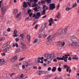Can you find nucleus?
Segmentation results:
<instances>
[{
    "instance_id": "obj_1",
    "label": "nucleus",
    "mask_w": 79,
    "mask_h": 79,
    "mask_svg": "<svg viewBox=\"0 0 79 79\" xmlns=\"http://www.w3.org/2000/svg\"><path fill=\"white\" fill-rule=\"evenodd\" d=\"M7 10H8V8L6 6L1 7V15L2 17H3V16L5 15Z\"/></svg>"
},
{
    "instance_id": "obj_2",
    "label": "nucleus",
    "mask_w": 79,
    "mask_h": 79,
    "mask_svg": "<svg viewBox=\"0 0 79 79\" xmlns=\"http://www.w3.org/2000/svg\"><path fill=\"white\" fill-rule=\"evenodd\" d=\"M67 56L68 55H65V57L64 56H62V58H60L58 57L56 58V59L57 60H64L65 62H67V61H68L67 59L68 58V57Z\"/></svg>"
},
{
    "instance_id": "obj_3",
    "label": "nucleus",
    "mask_w": 79,
    "mask_h": 79,
    "mask_svg": "<svg viewBox=\"0 0 79 79\" xmlns=\"http://www.w3.org/2000/svg\"><path fill=\"white\" fill-rule=\"evenodd\" d=\"M18 10L16 9H15L14 10V15L15 16L16 18H18L20 15H21V13H19L18 14Z\"/></svg>"
},
{
    "instance_id": "obj_4",
    "label": "nucleus",
    "mask_w": 79,
    "mask_h": 79,
    "mask_svg": "<svg viewBox=\"0 0 79 79\" xmlns=\"http://www.w3.org/2000/svg\"><path fill=\"white\" fill-rule=\"evenodd\" d=\"M64 68H67V69H66L67 72H68V71H69V73H70L72 72V70H71V69L70 67H68V65H64Z\"/></svg>"
},
{
    "instance_id": "obj_5",
    "label": "nucleus",
    "mask_w": 79,
    "mask_h": 79,
    "mask_svg": "<svg viewBox=\"0 0 79 79\" xmlns=\"http://www.w3.org/2000/svg\"><path fill=\"white\" fill-rule=\"evenodd\" d=\"M70 39L73 41V42H77V39L74 36H71Z\"/></svg>"
},
{
    "instance_id": "obj_6",
    "label": "nucleus",
    "mask_w": 79,
    "mask_h": 79,
    "mask_svg": "<svg viewBox=\"0 0 79 79\" xmlns=\"http://www.w3.org/2000/svg\"><path fill=\"white\" fill-rule=\"evenodd\" d=\"M24 4L23 5V7L24 8H27L28 6V5H28V6L31 7V4L30 3V2H24Z\"/></svg>"
},
{
    "instance_id": "obj_7",
    "label": "nucleus",
    "mask_w": 79,
    "mask_h": 79,
    "mask_svg": "<svg viewBox=\"0 0 79 79\" xmlns=\"http://www.w3.org/2000/svg\"><path fill=\"white\" fill-rule=\"evenodd\" d=\"M55 8V4L54 3L51 4L49 5V8L50 10H53Z\"/></svg>"
},
{
    "instance_id": "obj_8",
    "label": "nucleus",
    "mask_w": 79,
    "mask_h": 79,
    "mask_svg": "<svg viewBox=\"0 0 79 79\" xmlns=\"http://www.w3.org/2000/svg\"><path fill=\"white\" fill-rule=\"evenodd\" d=\"M49 26H52V24H53V23H54V21H53L52 18H51L49 20Z\"/></svg>"
},
{
    "instance_id": "obj_9",
    "label": "nucleus",
    "mask_w": 79,
    "mask_h": 79,
    "mask_svg": "<svg viewBox=\"0 0 79 79\" xmlns=\"http://www.w3.org/2000/svg\"><path fill=\"white\" fill-rule=\"evenodd\" d=\"M39 9H40V7L38 6L34 8L33 9V10H34L36 12V11H39L40 10Z\"/></svg>"
},
{
    "instance_id": "obj_10",
    "label": "nucleus",
    "mask_w": 79,
    "mask_h": 79,
    "mask_svg": "<svg viewBox=\"0 0 79 79\" xmlns=\"http://www.w3.org/2000/svg\"><path fill=\"white\" fill-rule=\"evenodd\" d=\"M68 28V27H67L65 28L64 30H62L61 32V34H65L66 31H67V29Z\"/></svg>"
},
{
    "instance_id": "obj_11",
    "label": "nucleus",
    "mask_w": 79,
    "mask_h": 79,
    "mask_svg": "<svg viewBox=\"0 0 79 79\" xmlns=\"http://www.w3.org/2000/svg\"><path fill=\"white\" fill-rule=\"evenodd\" d=\"M17 58H18V56H16L15 57H14L11 60V61L12 62H15V60H17Z\"/></svg>"
},
{
    "instance_id": "obj_12",
    "label": "nucleus",
    "mask_w": 79,
    "mask_h": 79,
    "mask_svg": "<svg viewBox=\"0 0 79 79\" xmlns=\"http://www.w3.org/2000/svg\"><path fill=\"white\" fill-rule=\"evenodd\" d=\"M18 32V31H17V30H15L14 34V35L13 36V37H17L18 35H17V33Z\"/></svg>"
},
{
    "instance_id": "obj_13",
    "label": "nucleus",
    "mask_w": 79,
    "mask_h": 79,
    "mask_svg": "<svg viewBox=\"0 0 79 79\" xmlns=\"http://www.w3.org/2000/svg\"><path fill=\"white\" fill-rule=\"evenodd\" d=\"M38 62L39 63H44V61H43V60H41V61L40 62V60H41V58L40 57H38Z\"/></svg>"
},
{
    "instance_id": "obj_14",
    "label": "nucleus",
    "mask_w": 79,
    "mask_h": 79,
    "mask_svg": "<svg viewBox=\"0 0 79 79\" xmlns=\"http://www.w3.org/2000/svg\"><path fill=\"white\" fill-rule=\"evenodd\" d=\"M9 50H10L9 48H7L2 51V52H3V53H6V52L7 51H8Z\"/></svg>"
},
{
    "instance_id": "obj_15",
    "label": "nucleus",
    "mask_w": 79,
    "mask_h": 79,
    "mask_svg": "<svg viewBox=\"0 0 79 79\" xmlns=\"http://www.w3.org/2000/svg\"><path fill=\"white\" fill-rule=\"evenodd\" d=\"M61 15V13L60 12H58L57 15H56V18L57 19H60V15Z\"/></svg>"
},
{
    "instance_id": "obj_16",
    "label": "nucleus",
    "mask_w": 79,
    "mask_h": 79,
    "mask_svg": "<svg viewBox=\"0 0 79 79\" xmlns=\"http://www.w3.org/2000/svg\"><path fill=\"white\" fill-rule=\"evenodd\" d=\"M43 8L44 10H47L48 8V7L45 5L43 6Z\"/></svg>"
},
{
    "instance_id": "obj_17",
    "label": "nucleus",
    "mask_w": 79,
    "mask_h": 79,
    "mask_svg": "<svg viewBox=\"0 0 79 79\" xmlns=\"http://www.w3.org/2000/svg\"><path fill=\"white\" fill-rule=\"evenodd\" d=\"M8 42H7V43H6L5 44L3 45L2 46V48H3L6 47H8V46L9 45V44H8Z\"/></svg>"
},
{
    "instance_id": "obj_18",
    "label": "nucleus",
    "mask_w": 79,
    "mask_h": 79,
    "mask_svg": "<svg viewBox=\"0 0 79 79\" xmlns=\"http://www.w3.org/2000/svg\"><path fill=\"white\" fill-rule=\"evenodd\" d=\"M39 73H38V74L39 75H41V74H43V73H44V71L43 70H40L39 71Z\"/></svg>"
},
{
    "instance_id": "obj_19",
    "label": "nucleus",
    "mask_w": 79,
    "mask_h": 79,
    "mask_svg": "<svg viewBox=\"0 0 79 79\" xmlns=\"http://www.w3.org/2000/svg\"><path fill=\"white\" fill-rule=\"evenodd\" d=\"M45 2H47L48 4L51 3L52 1L51 0H45Z\"/></svg>"
},
{
    "instance_id": "obj_20",
    "label": "nucleus",
    "mask_w": 79,
    "mask_h": 79,
    "mask_svg": "<svg viewBox=\"0 0 79 79\" xmlns=\"http://www.w3.org/2000/svg\"><path fill=\"white\" fill-rule=\"evenodd\" d=\"M56 70V68L54 67L52 69V72H55V71Z\"/></svg>"
},
{
    "instance_id": "obj_21",
    "label": "nucleus",
    "mask_w": 79,
    "mask_h": 79,
    "mask_svg": "<svg viewBox=\"0 0 79 79\" xmlns=\"http://www.w3.org/2000/svg\"><path fill=\"white\" fill-rule=\"evenodd\" d=\"M27 37L28 40H31V37L30 36V35H27Z\"/></svg>"
},
{
    "instance_id": "obj_22",
    "label": "nucleus",
    "mask_w": 79,
    "mask_h": 79,
    "mask_svg": "<svg viewBox=\"0 0 79 79\" xmlns=\"http://www.w3.org/2000/svg\"><path fill=\"white\" fill-rule=\"evenodd\" d=\"M22 45V48H23V49H25L26 48V45H25V44H22L21 45Z\"/></svg>"
},
{
    "instance_id": "obj_23",
    "label": "nucleus",
    "mask_w": 79,
    "mask_h": 79,
    "mask_svg": "<svg viewBox=\"0 0 79 79\" xmlns=\"http://www.w3.org/2000/svg\"><path fill=\"white\" fill-rule=\"evenodd\" d=\"M24 66H26L27 68V66H28V63L27 62H25L24 63Z\"/></svg>"
},
{
    "instance_id": "obj_24",
    "label": "nucleus",
    "mask_w": 79,
    "mask_h": 79,
    "mask_svg": "<svg viewBox=\"0 0 79 79\" xmlns=\"http://www.w3.org/2000/svg\"><path fill=\"white\" fill-rule=\"evenodd\" d=\"M38 4H36L35 3H34L32 4V6H31L32 7H34V6H37Z\"/></svg>"
},
{
    "instance_id": "obj_25",
    "label": "nucleus",
    "mask_w": 79,
    "mask_h": 79,
    "mask_svg": "<svg viewBox=\"0 0 79 79\" xmlns=\"http://www.w3.org/2000/svg\"><path fill=\"white\" fill-rule=\"evenodd\" d=\"M45 25L44 24L42 25L41 27L42 29H43V30H44V29H45Z\"/></svg>"
},
{
    "instance_id": "obj_26",
    "label": "nucleus",
    "mask_w": 79,
    "mask_h": 79,
    "mask_svg": "<svg viewBox=\"0 0 79 79\" xmlns=\"http://www.w3.org/2000/svg\"><path fill=\"white\" fill-rule=\"evenodd\" d=\"M5 38L4 37L0 38V41H3L5 40Z\"/></svg>"
},
{
    "instance_id": "obj_27",
    "label": "nucleus",
    "mask_w": 79,
    "mask_h": 79,
    "mask_svg": "<svg viewBox=\"0 0 79 79\" xmlns=\"http://www.w3.org/2000/svg\"><path fill=\"white\" fill-rule=\"evenodd\" d=\"M45 13H46V11L45 10H43V12L42 14V15H44L45 14Z\"/></svg>"
},
{
    "instance_id": "obj_28",
    "label": "nucleus",
    "mask_w": 79,
    "mask_h": 79,
    "mask_svg": "<svg viewBox=\"0 0 79 79\" xmlns=\"http://www.w3.org/2000/svg\"><path fill=\"white\" fill-rule=\"evenodd\" d=\"M71 9H72L71 8L67 7L66 8V10L67 11H69L70 10H71Z\"/></svg>"
},
{
    "instance_id": "obj_29",
    "label": "nucleus",
    "mask_w": 79,
    "mask_h": 79,
    "mask_svg": "<svg viewBox=\"0 0 79 79\" xmlns=\"http://www.w3.org/2000/svg\"><path fill=\"white\" fill-rule=\"evenodd\" d=\"M48 57H49V58H51L52 59V58H53V55H49Z\"/></svg>"
},
{
    "instance_id": "obj_30",
    "label": "nucleus",
    "mask_w": 79,
    "mask_h": 79,
    "mask_svg": "<svg viewBox=\"0 0 79 79\" xmlns=\"http://www.w3.org/2000/svg\"><path fill=\"white\" fill-rule=\"evenodd\" d=\"M37 41H38V39H36L35 40L34 42L33 43V44H35V43H37Z\"/></svg>"
},
{
    "instance_id": "obj_31",
    "label": "nucleus",
    "mask_w": 79,
    "mask_h": 79,
    "mask_svg": "<svg viewBox=\"0 0 79 79\" xmlns=\"http://www.w3.org/2000/svg\"><path fill=\"white\" fill-rule=\"evenodd\" d=\"M72 59H73V60H79L78 59V58L76 57H73Z\"/></svg>"
},
{
    "instance_id": "obj_32",
    "label": "nucleus",
    "mask_w": 79,
    "mask_h": 79,
    "mask_svg": "<svg viewBox=\"0 0 79 79\" xmlns=\"http://www.w3.org/2000/svg\"><path fill=\"white\" fill-rule=\"evenodd\" d=\"M5 61V59H0V62H2L3 63V62H4Z\"/></svg>"
},
{
    "instance_id": "obj_33",
    "label": "nucleus",
    "mask_w": 79,
    "mask_h": 79,
    "mask_svg": "<svg viewBox=\"0 0 79 79\" xmlns=\"http://www.w3.org/2000/svg\"><path fill=\"white\" fill-rule=\"evenodd\" d=\"M64 45H65V43L64 42L62 43L61 46L64 47Z\"/></svg>"
},
{
    "instance_id": "obj_34",
    "label": "nucleus",
    "mask_w": 79,
    "mask_h": 79,
    "mask_svg": "<svg viewBox=\"0 0 79 79\" xmlns=\"http://www.w3.org/2000/svg\"><path fill=\"white\" fill-rule=\"evenodd\" d=\"M62 43V42L61 41L59 42L58 43V45H60V46H61Z\"/></svg>"
},
{
    "instance_id": "obj_35",
    "label": "nucleus",
    "mask_w": 79,
    "mask_h": 79,
    "mask_svg": "<svg viewBox=\"0 0 79 79\" xmlns=\"http://www.w3.org/2000/svg\"><path fill=\"white\" fill-rule=\"evenodd\" d=\"M14 75H15V73H11L10 74V77H11V76H13Z\"/></svg>"
},
{
    "instance_id": "obj_36",
    "label": "nucleus",
    "mask_w": 79,
    "mask_h": 79,
    "mask_svg": "<svg viewBox=\"0 0 79 79\" xmlns=\"http://www.w3.org/2000/svg\"><path fill=\"white\" fill-rule=\"evenodd\" d=\"M51 36H52V35H49L48 37H47V39L48 40H50V38Z\"/></svg>"
},
{
    "instance_id": "obj_37",
    "label": "nucleus",
    "mask_w": 79,
    "mask_h": 79,
    "mask_svg": "<svg viewBox=\"0 0 79 79\" xmlns=\"http://www.w3.org/2000/svg\"><path fill=\"white\" fill-rule=\"evenodd\" d=\"M37 16H40V12H38L37 13Z\"/></svg>"
},
{
    "instance_id": "obj_38",
    "label": "nucleus",
    "mask_w": 79,
    "mask_h": 79,
    "mask_svg": "<svg viewBox=\"0 0 79 79\" xmlns=\"http://www.w3.org/2000/svg\"><path fill=\"white\" fill-rule=\"evenodd\" d=\"M58 70L59 72H61V69L60 67H59L58 69Z\"/></svg>"
},
{
    "instance_id": "obj_39",
    "label": "nucleus",
    "mask_w": 79,
    "mask_h": 79,
    "mask_svg": "<svg viewBox=\"0 0 79 79\" xmlns=\"http://www.w3.org/2000/svg\"><path fill=\"white\" fill-rule=\"evenodd\" d=\"M24 59H25V57L21 58L19 60V61H22L23 60H24Z\"/></svg>"
},
{
    "instance_id": "obj_40",
    "label": "nucleus",
    "mask_w": 79,
    "mask_h": 79,
    "mask_svg": "<svg viewBox=\"0 0 79 79\" xmlns=\"http://www.w3.org/2000/svg\"><path fill=\"white\" fill-rule=\"evenodd\" d=\"M39 18H40V17L38 15H36L35 17V19H39Z\"/></svg>"
},
{
    "instance_id": "obj_41",
    "label": "nucleus",
    "mask_w": 79,
    "mask_h": 79,
    "mask_svg": "<svg viewBox=\"0 0 79 79\" xmlns=\"http://www.w3.org/2000/svg\"><path fill=\"white\" fill-rule=\"evenodd\" d=\"M17 52H20V49L19 48H18L16 50Z\"/></svg>"
},
{
    "instance_id": "obj_42",
    "label": "nucleus",
    "mask_w": 79,
    "mask_h": 79,
    "mask_svg": "<svg viewBox=\"0 0 79 79\" xmlns=\"http://www.w3.org/2000/svg\"><path fill=\"white\" fill-rule=\"evenodd\" d=\"M53 61H54V62H57V59H54L53 60Z\"/></svg>"
},
{
    "instance_id": "obj_43",
    "label": "nucleus",
    "mask_w": 79,
    "mask_h": 79,
    "mask_svg": "<svg viewBox=\"0 0 79 79\" xmlns=\"http://www.w3.org/2000/svg\"><path fill=\"white\" fill-rule=\"evenodd\" d=\"M22 37V38H24V35L22 34L20 35V37Z\"/></svg>"
},
{
    "instance_id": "obj_44",
    "label": "nucleus",
    "mask_w": 79,
    "mask_h": 79,
    "mask_svg": "<svg viewBox=\"0 0 79 79\" xmlns=\"http://www.w3.org/2000/svg\"><path fill=\"white\" fill-rule=\"evenodd\" d=\"M77 6V4L76 3L74 5H73V6H72L73 8H74V7H76Z\"/></svg>"
},
{
    "instance_id": "obj_45",
    "label": "nucleus",
    "mask_w": 79,
    "mask_h": 79,
    "mask_svg": "<svg viewBox=\"0 0 79 79\" xmlns=\"http://www.w3.org/2000/svg\"><path fill=\"white\" fill-rule=\"evenodd\" d=\"M76 42H74L72 44V45L73 46H76V44H76Z\"/></svg>"
},
{
    "instance_id": "obj_46",
    "label": "nucleus",
    "mask_w": 79,
    "mask_h": 79,
    "mask_svg": "<svg viewBox=\"0 0 79 79\" xmlns=\"http://www.w3.org/2000/svg\"><path fill=\"white\" fill-rule=\"evenodd\" d=\"M7 32H10L11 31V30L10 29V28H8L7 29Z\"/></svg>"
},
{
    "instance_id": "obj_47",
    "label": "nucleus",
    "mask_w": 79,
    "mask_h": 79,
    "mask_svg": "<svg viewBox=\"0 0 79 79\" xmlns=\"http://www.w3.org/2000/svg\"><path fill=\"white\" fill-rule=\"evenodd\" d=\"M43 31H44V30L42 29V30H40V31H39V32L40 33H42V32Z\"/></svg>"
},
{
    "instance_id": "obj_48",
    "label": "nucleus",
    "mask_w": 79,
    "mask_h": 79,
    "mask_svg": "<svg viewBox=\"0 0 79 79\" xmlns=\"http://www.w3.org/2000/svg\"><path fill=\"white\" fill-rule=\"evenodd\" d=\"M33 69H35L37 68V67L36 66H34L33 67Z\"/></svg>"
},
{
    "instance_id": "obj_49",
    "label": "nucleus",
    "mask_w": 79,
    "mask_h": 79,
    "mask_svg": "<svg viewBox=\"0 0 79 79\" xmlns=\"http://www.w3.org/2000/svg\"><path fill=\"white\" fill-rule=\"evenodd\" d=\"M22 68L23 69H25V65H23L22 66Z\"/></svg>"
},
{
    "instance_id": "obj_50",
    "label": "nucleus",
    "mask_w": 79,
    "mask_h": 79,
    "mask_svg": "<svg viewBox=\"0 0 79 79\" xmlns=\"http://www.w3.org/2000/svg\"><path fill=\"white\" fill-rule=\"evenodd\" d=\"M18 64H16V66H17L16 68H17V69H19V66H17V65H18Z\"/></svg>"
},
{
    "instance_id": "obj_51",
    "label": "nucleus",
    "mask_w": 79,
    "mask_h": 79,
    "mask_svg": "<svg viewBox=\"0 0 79 79\" xmlns=\"http://www.w3.org/2000/svg\"><path fill=\"white\" fill-rule=\"evenodd\" d=\"M51 69H52L51 67H49L48 69V71H50L51 70Z\"/></svg>"
},
{
    "instance_id": "obj_52",
    "label": "nucleus",
    "mask_w": 79,
    "mask_h": 79,
    "mask_svg": "<svg viewBox=\"0 0 79 79\" xmlns=\"http://www.w3.org/2000/svg\"><path fill=\"white\" fill-rule=\"evenodd\" d=\"M32 15H33V13H31L30 14L29 17H31V16H32Z\"/></svg>"
},
{
    "instance_id": "obj_53",
    "label": "nucleus",
    "mask_w": 79,
    "mask_h": 79,
    "mask_svg": "<svg viewBox=\"0 0 79 79\" xmlns=\"http://www.w3.org/2000/svg\"><path fill=\"white\" fill-rule=\"evenodd\" d=\"M19 39L18 38H16L15 39V40L17 42H18V41H19Z\"/></svg>"
},
{
    "instance_id": "obj_54",
    "label": "nucleus",
    "mask_w": 79,
    "mask_h": 79,
    "mask_svg": "<svg viewBox=\"0 0 79 79\" xmlns=\"http://www.w3.org/2000/svg\"><path fill=\"white\" fill-rule=\"evenodd\" d=\"M23 77V74H21V75L20 76V78H22Z\"/></svg>"
},
{
    "instance_id": "obj_55",
    "label": "nucleus",
    "mask_w": 79,
    "mask_h": 79,
    "mask_svg": "<svg viewBox=\"0 0 79 79\" xmlns=\"http://www.w3.org/2000/svg\"><path fill=\"white\" fill-rule=\"evenodd\" d=\"M29 19V17H27L25 19V21H26V20H28Z\"/></svg>"
},
{
    "instance_id": "obj_56",
    "label": "nucleus",
    "mask_w": 79,
    "mask_h": 79,
    "mask_svg": "<svg viewBox=\"0 0 79 79\" xmlns=\"http://www.w3.org/2000/svg\"><path fill=\"white\" fill-rule=\"evenodd\" d=\"M59 8H60V4H59L57 7V9H59Z\"/></svg>"
},
{
    "instance_id": "obj_57",
    "label": "nucleus",
    "mask_w": 79,
    "mask_h": 79,
    "mask_svg": "<svg viewBox=\"0 0 79 79\" xmlns=\"http://www.w3.org/2000/svg\"><path fill=\"white\" fill-rule=\"evenodd\" d=\"M13 47H15V46H16V43L13 44Z\"/></svg>"
},
{
    "instance_id": "obj_58",
    "label": "nucleus",
    "mask_w": 79,
    "mask_h": 79,
    "mask_svg": "<svg viewBox=\"0 0 79 79\" xmlns=\"http://www.w3.org/2000/svg\"><path fill=\"white\" fill-rule=\"evenodd\" d=\"M37 27H38V25H36L35 27V29H37Z\"/></svg>"
},
{
    "instance_id": "obj_59",
    "label": "nucleus",
    "mask_w": 79,
    "mask_h": 79,
    "mask_svg": "<svg viewBox=\"0 0 79 79\" xmlns=\"http://www.w3.org/2000/svg\"><path fill=\"white\" fill-rule=\"evenodd\" d=\"M15 46L16 47H19L18 44H17V43H16Z\"/></svg>"
},
{
    "instance_id": "obj_60",
    "label": "nucleus",
    "mask_w": 79,
    "mask_h": 79,
    "mask_svg": "<svg viewBox=\"0 0 79 79\" xmlns=\"http://www.w3.org/2000/svg\"><path fill=\"white\" fill-rule=\"evenodd\" d=\"M31 12V10H28V13H30Z\"/></svg>"
},
{
    "instance_id": "obj_61",
    "label": "nucleus",
    "mask_w": 79,
    "mask_h": 79,
    "mask_svg": "<svg viewBox=\"0 0 79 79\" xmlns=\"http://www.w3.org/2000/svg\"><path fill=\"white\" fill-rule=\"evenodd\" d=\"M68 60H69L70 61H71V57H69V58L68 59Z\"/></svg>"
},
{
    "instance_id": "obj_62",
    "label": "nucleus",
    "mask_w": 79,
    "mask_h": 79,
    "mask_svg": "<svg viewBox=\"0 0 79 79\" xmlns=\"http://www.w3.org/2000/svg\"><path fill=\"white\" fill-rule=\"evenodd\" d=\"M46 17H47V15H45L43 17H42V18H46Z\"/></svg>"
},
{
    "instance_id": "obj_63",
    "label": "nucleus",
    "mask_w": 79,
    "mask_h": 79,
    "mask_svg": "<svg viewBox=\"0 0 79 79\" xmlns=\"http://www.w3.org/2000/svg\"><path fill=\"white\" fill-rule=\"evenodd\" d=\"M39 36L40 38H41L42 37V35L41 34H40Z\"/></svg>"
},
{
    "instance_id": "obj_64",
    "label": "nucleus",
    "mask_w": 79,
    "mask_h": 79,
    "mask_svg": "<svg viewBox=\"0 0 79 79\" xmlns=\"http://www.w3.org/2000/svg\"><path fill=\"white\" fill-rule=\"evenodd\" d=\"M59 79H64V78L63 77H61L59 78Z\"/></svg>"
}]
</instances>
